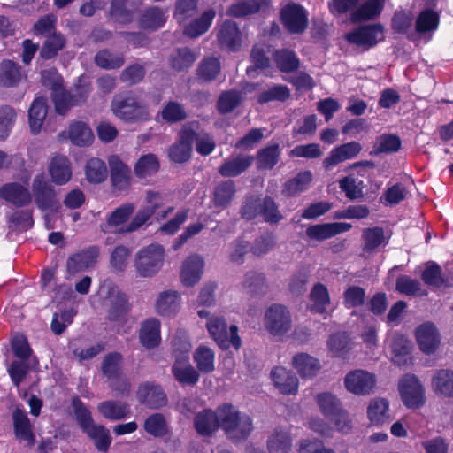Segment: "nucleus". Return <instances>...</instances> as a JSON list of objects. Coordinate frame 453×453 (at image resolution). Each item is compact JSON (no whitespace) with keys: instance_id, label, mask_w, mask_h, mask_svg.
<instances>
[{"instance_id":"obj_1","label":"nucleus","mask_w":453,"mask_h":453,"mask_svg":"<svg viewBox=\"0 0 453 453\" xmlns=\"http://www.w3.org/2000/svg\"><path fill=\"white\" fill-rule=\"evenodd\" d=\"M219 411L221 418V428L229 440L237 443L249 437L253 430V424L248 415L241 414L231 404L219 407Z\"/></svg>"},{"instance_id":"obj_2","label":"nucleus","mask_w":453,"mask_h":453,"mask_svg":"<svg viewBox=\"0 0 453 453\" xmlns=\"http://www.w3.org/2000/svg\"><path fill=\"white\" fill-rule=\"evenodd\" d=\"M100 293L104 295L105 305L108 307V319L119 324L127 322L132 308L127 296L110 280H105L101 284Z\"/></svg>"},{"instance_id":"obj_3","label":"nucleus","mask_w":453,"mask_h":453,"mask_svg":"<svg viewBox=\"0 0 453 453\" xmlns=\"http://www.w3.org/2000/svg\"><path fill=\"white\" fill-rule=\"evenodd\" d=\"M206 327L211 337L220 349H227L231 346L235 349H240L242 340L238 335L237 326L231 325L228 329L226 322L223 318L212 316L207 321Z\"/></svg>"},{"instance_id":"obj_4","label":"nucleus","mask_w":453,"mask_h":453,"mask_svg":"<svg viewBox=\"0 0 453 453\" xmlns=\"http://www.w3.org/2000/svg\"><path fill=\"white\" fill-rule=\"evenodd\" d=\"M164 255V248L159 244H150L140 250L134 262L137 273L142 277L156 274L163 265Z\"/></svg>"},{"instance_id":"obj_5","label":"nucleus","mask_w":453,"mask_h":453,"mask_svg":"<svg viewBox=\"0 0 453 453\" xmlns=\"http://www.w3.org/2000/svg\"><path fill=\"white\" fill-rule=\"evenodd\" d=\"M399 394L408 409H419L426 403L425 388L420 380L411 374L401 379L398 385Z\"/></svg>"},{"instance_id":"obj_6","label":"nucleus","mask_w":453,"mask_h":453,"mask_svg":"<svg viewBox=\"0 0 453 453\" xmlns=\"http://www.w3.org/2000/svg\"><path fill=\"white\" fill-rule=\"evenodd\" d=\"M280 21L290 34H302L308 27V12L299 4L288 3L280 12Z\"/></svg>"},{"instance_id":"obj_7","label":"nucleus","mask_w":453,"mask_h":453,"mask_svg":"<svg viewBox=\"0 0 453 453\" xmlns=\"http://www.w3.org/2000/svg\"><path fill=\"white\" fill-rule=\"evenodd\" d=\"M265 326L273 336L285 334L291 327V316L287 307L272 304L265 314Z\"/></svg>"},{"instance_id":"obj_8","label":"nucleus","mask_w":453,"mask_h":453,"mask_svg":"<svg viewBox=\"0 0 453 453\" xmlns=\"http://www.w3.org/2000/svg\"><path fill=\"white\" fill-rule=\"evenodd\" d=\"M189 349L190 344L185 342L181 353L175 356V362L172 367L175 379L182 385H195L199 380V373L188 363Z\"/></svg>"},{"instance_id":"obj_9","label":"nucleus","mask_w":453,"mask_h":453,"mask_svg":"<svg viewBox=\"0 0 453 453\" xmlns=\"http://www.w3.org/2000/svg\"><path fill=\"white\" fill-rule=\"evenodd\" d=\"M111 110L117 117L126 121L142 119L147 113L145 108L133 96H115L111 103Z\"/></svg>"},{"instance_id":"obj_10","label":"nucleus","mask_w":453,"mask_h":453,"mask_svg":"<svg viewBox=\"0 0 453 453\" xmlns=\"http://www.w3.org/2000/svg\"><path fill=\"white\" fill-rule=\"evenodd\" d=\"M195 139L196 131L191 126H184L179 133V141L173 144L168 150L170 159L175 163L188 161L191 157Z\"/></svg>"},{"instance_id":"obj_11","label":"nucleus","mask_w":453,"mask_h":453,"mask_svg":"<svg viewBox=\"0 0 453 453\" xmlns=\"http://www.w3.org/2000/svg\"><path fill=\"white\" fill-rule=\"evenodd\" d=\"M344 384L346 388L355 395H368L376 387V377L367 371L355 370L346 375Z\"/></svg>"},{"instance_id":"obj_12","label":"nucleus","mask_w":453,"mask_h":453,"mask_svg":"<svg viewBox=\"0 0 453 453\" xmlns=\"http://www.w3.org/2000/svg\"><path fill=\"white\" fill-rule=\"evenodd\" d=\"M35 203L42 211L51 209L55 205L56 193L53 187L46 180L44 174H37L32 183Z\"/></svg>"},{"instance_id":"obj_13","label":"nucleus","mask_w":453,"mask_h":453,"mask_svg":"<svg viewBox=\"0 0 453 453\" xmlns=\"http://www.w3.org/2000/svg\"><path fill=\"white\" fill-rule=\"evenodd\" d=\"M137 399L140 403L150 409L161 408L167 403V397L163 388L152 382H144L139 386Z\"/></svg>"},{"instance_id":"obj_14","label":"nucleus","mask_w":453,"mask_h":453,"mask_svg":"<svg viewBox=\"0 0 453 453\" xmlns=\"http://www.w3.org/2000/svg\"><path fill=\"white\" fill-rule=\"evenodd\" d=\"M382 27L370 25L359 27L346 35V39L357 46L370 48L382 39Z\"/></svg>"},{"instance_id":"obj_15","label":"nucleus","mask_w":453,"mask_h":453,"mask_svg":"<svg viewBox=\"0 0 453 453\" xmlns=\"http://www.w3.org/2000/svg\"><path fill=\"white\" fill-rule=\"evenodd\" d=\"M386 345L394 363L398 365L407 363L411 349V342L407 338L397 333H390Z\"/></svg>"},{"instance_id":"obj_16","label":"nucleus","mask_w":453,"mask_h":453,"mask_svg":"<svg viewBox=\"0 0 453 453\" xmlns=\"http://www.w3.org/2000/svg\"><path fill=\"white\" fill-rule=\"evenodd\" d=\"M0 197L16 207H25L32 202L29 189L18 182L5 183L0 187Z\"/></svg>"},{"instance_id":"obj_17","label":"nucleus","mask_w":453,"mask_h":453,"mask_svg":"<svg viewBox=\"0 0 453 453\" xmlns=\"http://www.w3.org/2000/svg\"><path fill=\"white\" fill-rule=\"evenodd\" d=\"M99 256V248L96 245L89 246L72 255L67 259V272L75 274L85 271L96 262Z\"/></svg>"},{"instance_id":"obj_18","label":"nucleus","mask_w":453,"mask_h":453,"mask_svg":"<svg viewBox=\"0 0 453 453\" xmlns=\"http://www.w3.org/2000/svg\"><path fill=\"white\" fill-rule=\"evenodd\" d=\"M217 38L221 48L237 51L242 45V33L234 21L225 20L219 28Z\"/></svg>"},{"instance_id":"obj_19","label":"nucleus","mask_w":453,"mask_h":453,"mask_svg":"<svg viewBox=\"0 0 453 453\" xmlns=\"http://www.w3.org/2000/svg\"><path fill=\"white\" fill-rule=\"evenodd\" d=\"M415 336L420 350L426 354L434 353L441 342L440 334L431 323H424L418 326Z\"/></svg>"},{"instance_id":"obj_20","label":"nucleus","mask_w":453,"mask_h":453,"mask_svg":"<svg viewBox=\"0 0 453 453\" xmlns=\"http://www.w3.org/2000/svg\"><path fill=\"white\" fill-rule=\"evenodd\" d=\"M254 159L251 155L237 154L232 156L219 166V173L223 177H237L251 166Z\"/></svg>"},{"instance_id":"obj_21","label":"nucleus","mask_w":453,"mask_h":453,"mask_svg":"<svg viewBox=\"0 0 453 453\" xmlns=\"http://www.w3.org/2000/svg\"><path fill=\"white\" fill-rule=\"evenodd\" d=\"M271 378L274 386L284 395H295L298 389V379L284 367L278 366L272 370Z\"/></svg>"},{"instance_id":"obj_22","label":"nucleus","mask_w":453,"mask_h":453,"mask_svg":"<svg viewBox=\"0 0 453 453\" xmlns=\"http://www.w3.org/2000/svg\"><path fill=\"white\" fill-rule=\"evenodd\" d=\"M194 426L201 435H210L221 427L219 408L216 411L206 409L198 412L194 418Z\"/></svg>"},{"instance_id":"obj_23","label":"nucleus","mask_w":453,"mask_h":453,"mask_svg":"<svg viewBox=\"0 0 453 453\" xmlns=\"http://www.w3.org/2000/svg\"><path fill=\"white\" fill-rule=\"evenodd\" d=\"M215 17V10L208 9L204 11L200 17L193 19L190 22L183 25L184 35L191 39L203 35L209 30Z\"/></svg>"},{"instance_id":"obj_24","label":"nucleus","mask_w":453,"mask_h":453,"mask_svg":"<svg viewBox=\"0 0 453 453\" xmlns=\"http://www.w3.org/2000/svg\"><path fill=\"white\" fill-rule=\"evenodd\" d=\"M204 266L203 258L197 255H191L182 265L181 280L185 286H193L199 281Z\"/></svg>"},{"instance_id":"obj_25","label":"nucleus","mask_w":453,"mask_h":453,"mask_svg":"<svg viewBox=\"0 0 453 453\" xmlns=\"http://www.w3.org/2000/svg\"><path fill=\"white\" fill-rule=\"evenodd\" d=\"M111 180L114 188L124 190L130 184L131 170L120 158L114 155L109 158Z\"/></svg>"},{"instance_id":"obj_26","label":"nucleus","mask_w":453,"mask_h":453,"mask_svg":"<svg viewBox=\"0 0 453 453\" xmlns=\"http://www.w3.org/2000/svg\"><path fill=\"white\" fill-rule=\"evenodd\" d=\"M49 173L56 185L66 184L73 175L69 159L65 156H55L50 163Z\"/></svg>"},{"instance_id":"obj_27","label":"nucleus","mask_w":453,"mask_h":453,"mask_svg":"<svg viewBox=\"0 0 453 453\" xmlns=\"http://www.w3.org/2000/svg\"><path fill=\"white\" fill-rule=\"evenodd\" d=\"M160 321L157 319H148L142 323L139 332L141 344L146 349L156 348L161 341Z\"/></svg>"},{"instance_id":"obj_28","label":"nucleus","mask_w":453,"mask_h":453,"mask_svg":"<svg viewBox=\"0 0 453 453\" xmlns=\"http://www.w3.org/2000/svg\"><path fill=\"white\" fill-rule=\"evenodd\" d=\"M433 391L442 397H453V370L441 369L434 372L431 380Z\"/></svg>"},{"instance_id":"obj_29","label":"nucleus","mask_w":453,"mask_h":453,"mask_svg":"<svg viewBox=\"0 0 453 453\" xmlns=\"http://www.w3.org/2000/svg\"><path fill=\"white\" fill-rule=\"evenodd\" d=\"M367 418L371 426H380L390 418L389 403L384 398H374L367 406Z\"/></svg>"},{"instance_id":"obj_30","label":"nucleus","mask_w":453,"mask_h":453,"mask_svg":"<svg viewBox=\"0 0 453 453\" xmlns=\"http://www.w3.org/2000/svg\"><path fill=\"white\" fill-rule=\"evenodd\" d=\"M271 0H238L226 10V15L234 18H242L256 13L261 9L267 8Z\"/></svg>"},{"instance_id":"obj_31","label":"nucleus","mask_w":453,"mask_h":453,"mask_svg":"<svg viewBox=\"0 0 453 453\" xmlns=\"http://www.w3.org/2000/svg\"><path fill=\"white\" fill-rule=\"evenodd\" d=\"M292 365L302 378L314 377L321 368L319 359L307 353H298L293 357Z\"/></svg>"},{"instance_id":"obj_32","label":"nucleus","mask_w":453,"mask_h":453,"mask_svg":"<svg viewBox=\"0 0 453 453\" xmlns=\"http://www.w3.org/2000/svg\"><path fill=\"white\" fill-rule=\"evenodd\" d=\"M280 154L281 150L278 143L269 144L258 150L256 156L257 170H272L278 164Z\"/></svg>"},{"instance_id":"obj_33","label":"nucleus","mask_w":453,"mask_h":453,"mask_svg":"<svg viewBox=\"0 0 453 453\" xmlns=\"http://www.w3.org/2000/svg\"><path fill=\"white\" fill-rule=\"evenodd\" d=\"M100 414L109 420H121L130 414V407L121 401L108 400L100 403L97 406Z\"/></svg>"},{"instance_id":"obj_34","label":"nucleus","mask_w":453,"mask_h":453,"mask_svg":"<svg viewBox=\"0 0 453 453\" xmlns=\"http://www.w3.org/2000/svg\"><path fill=\"white\" fill-rule=\"evenodd\" d=\"M384 8V0H366L351 13V19L355 22L374 19L381 13Z\"/></svg>"},{"instance_id":"obj_35","label":"nucleus","mask_w":453,"mask_h":453,"mask_svg":"<svg viewBox=\"0 0 453 453\" xmlns=\"http://www.w3.org/2000/svg\"><path fill=\"white\" fill-rule=\"evenodd\" d=\"M236 194V186L234 180H226L219 182L213 191V203L216 207L226 208Z\"/></svg>"},{"instance_id":"obj_36","label":"nucleus","mask_w":453,"mask_h":453,"mask_svg":"<svg viewBox=\"0 0 453 453\" xmlns=\"http://www.w3.org/2000/svg\"><path fill=\"white\" fill-rule=\"evenodd\" d=\"M47 115L46 99L44 97H36L28 111L29 126L34 134L41 131L42 124Z\"/></svg>"},{"instance_id":"obj_37","label":"nucleus","mask_w":453,"mask_h":453,"mask_svg":"<svg viewBox=\"0 0 453 453\" xmlns=\"http://www.w3.org/2000/svg\"><path fill=\"white\" fill-rule=\"evenodd\" d=\"M166 21L165 12L157 6L146 9L141 15L140 27L146 30H157L162 27Z\"/></svg>"},{"instance_id":"obj_38","label":"nucleus","mask_w":453,"mask_h":453,"mask_svg":"<svg viewBox=\"0 0 453 453\" xmlns=\"http://www.w3.org/2000/svg\"><path fill=\"white\" fill-rule=\"evenodd\" d=\"M13 426L17 438L27 441L29 445L35 443V435L31 429V423L27 415L17 410L13 412Z\"/></svg>"},{"instance_id":"obj_39","label":"nucleus","mask_w":453,"mask_h":453,"mask_svg":"<svg viewBox=\"0 0 453 453\" xmlns=\"http://www.w3.org/2000/svg\"><path fill=\"white\" fill-rule=\"evenodd\" d=\"M277 67L282 73H292L298 69L299 59L295 51L288 49L276 50L272 55Z\"/></svg>"},{"instance_id":"obj_40","label":"nucleus","mask_w":453,"mask_h":453,"mask_svg":"<svg viewBox=\"0 0 453 453\" xmlns=\"http://www.w3.org/2000/svg\"><path fill=\"white\" fill-rule=\"evenodd\" d=\"M311 180L312 173L311 171L300 172L296 177L285 182L282 194L286 196H294L306 190Z\"/></svg>"},{"instance_id":"obj_41","label":"nucleus","mask_w":453,"mask_h":453,"mask_svg":"<svg viewBox=\"0 0 453 453\" xmlns=\"http://www.w3.org/2000/svg\"><path fill=\"white\" fill-rule=\"evenodd\" d=\"M318 404L322 413L328 418L334 420V425L340 424V407L338 399L331 393L318 395Z\"/></svg>"},{"instance_id":"obj_42","label":"nucleus","mask_w":453,"mask_h":453,"mask_svg":"<svg viewBox=\"0 0 453 453\" xmlns=\"http://www.w3.org/2000/svg\"><path fill=\"white\" fill-rule=\"evenodd\" d=\"M194 361L197 369L202 373H210L215 369L214 351L206 346H198L193 354Z\"/></svg>"},{"instance_id":"obj_43","label":"nucleus","mask_w":453,"mask_h":453,"mask_svg":"<svg viewBox=\"0 0 453 453\" xmlns=\"http://www.w3.org/2000/svg\"><path fill=\"white\" fill-rule=\"evenodd\" d=\"M197 55L188 47L176 49L169 58L170 65L176 71L189 68L196 61Z\"/></svg>"},{"instance_id":"obj_44","label":"nucleus","mask_w":453,"mask_h":453,"mask_svg":"<svg viewBox=\"0 0 453 453\" xmlns=\"http://www.w3.org/2000/svg\"><path fill=\"white\" fill-rule=\"evenodd\" d=\"M68 133L72 143L81 147L91 144L94 139L90 127L80 121L71 124Z\"/></svg>"},{"instance_id":"obj_45","label":"nucleus","mask_w":453,"mask_h":453,"mask_svg":"<svg viewBox=\"0 0 453 453\" xmlns=\"http://www.w3.org/2000/svg\"><path fill=\"white\" fill-rule=\"evenodd\" d=\"M20 67L12 60H4L0 64V85L16 86L21 80Z\"/></svg>"},{"instance_id":"obj_46","label":"nucleus","mask_w":453,"mask_h":453,"mask_svg":"<svg viewBox=\"0 0 453 453\" xmlns=\"http://www.w3.org/2000/svg\"><path fill=\"white\" fill-rule=\"evenodd\" d=\"M179 307V295L176 291H165L160 294L156 303V311L159 315L174 314Z\"/></svg>"},{"instance_id":"obj_47","label":"nucleus","mask_w":453,"mask_h":453,"mask_svg":"<svg viewBox=\"0 0 453 453\" xmlns=\"http://www.w3.org/2000/svg\"><path fill=\"white\" fill-rule=\"evenodd\" d=\"M338 234H340V222L313 225L306 229L307 236L316 241H323Z\"/></svg>"},{"instance_id":"obj_48","label":"nucleus","mask_w":453,"mask_h":453,"mask_svg":"<svg viewBox=\"0 0 453 453\" xmlns=\"http://www.w3.org/2000/svg\"><path fill=\"white\" fill-rule=\"evenodd\" d=\"M65 36L61 33L54 31L47 36L41 49L42 58L44 59L54 58L65 47Z\"/></svg>"},{"instance_id":"obj_49","label":"nucleus","mask_w":453,"mask_h":453,"mask_svg":"<svg viewBox=\"0 0 453 453\" xmlns=\"http://www.w3.org/2000/svg\"><path fill=\"white\" fill-rule=\"evenodd\" d=\"M292 440L287 431L276 430L267 441V449L270 453H288Z\"/></svg>"},{"instance_id":"obj_50","label":"nucleus","mask_w":453,"mask_h":453,"mask_svg":"<svg viewBox=\"0 0 453 453\" xmlns=\"http://www.w3.org/2000/svg\"><path fill=\"white\" fill-rule=\"evenodd\" d=\"M124 62L123 54L113 53L107 49L98 51L95 56L96 65L105 70L119 68L123 65Z\"/></svg>"},{"instance_id":"obj_51","label":"nucleus","mask_w":453,"mask_h":453,"mask_svg":"<svg viewBox=\"0 0 453 453\" xmlns=\"http://www.w3.org/2000/svg\"><path fill=\"white\" fill-rule=\"evenodd\" d=\"M107 167L105 163L99 158L89 159L85 166V174L88 182L100 183L107 177Z\"/></svg>"},{"instance_id":"obj_52","label":"nucleus","mask_w":453,"mask_h":453,"mask_svg":"<svg viewBox=\"0 0 453 453\" xmlns=\"http://www.w3.org/2000/svg\"><path fill=\"white\" fill-rule=\"evenodd\" d=\"M72 406L76 420L83 432L87 433L91 427L96 426L89 410L78 396L72 399Z\"/></svg>"},{"instance_id":"obj_53","label":"nucleus","mask_w":453,"mask_h":453,"mask_svg":"<svg viewBox=\"0 0 453 453\" xmlns=\"http://www.w3.org/2000/svg\"><path fill=\"white\" fill-rule=\"evenodd\" d=\"M123 357L119 352H111L107 354L103 361L101 370L103 374L109 380L115 378L117 375L122 373L121 365Z\"/></svg>"},{"instance_id":"obj_54","label":"nucleus","mask_w":453,"mask_h":453,"mask_svg":"<svg viewBox=\"0 0 453 453\" xmlns=\"http://www.w3.org/2000/svg\"><path fill=\"white\" fill-rule=\"evenodd\" d=\"M86 434L94 441L97 450L106 452L109 449L111 443V437L110 431L105 426L102 425H96Z\"/></svg>"},{"instance_id":"obj_55","label":"nucleus","mask_w":453,"mask_h":453,"mask_svg":"<svg viewBox=\"0 0 453 453\" xmlns=\"http://www.w3.org/2000/svg\"><path fill=\"white\" fill-rule=\"evenodd\" d=\"M310 298L312 302L311 311L322 314L329 304V294L327 288L321 283H317L312 288Z\"/></svg>"},{"instance_id":"obj_56","label":"nucleus","mask_w":453,"mask_h":453,"mask_svg":"<svg viewBox=\"0 0 453 453\" xmlns=\"http://www.w3.org/2000/svg\"><path fill=\"white\" fill-rule=\"evenodd\" d=\"M290 96V91L285 85H273L257 96V102L261 104L273 101H286Z\"/></svg>"},{"instance_id":"obj_57","label":"nucleus","mask_w":453,"mask_h":453,"mask_svg":"<svg viewBox=\"0 0 453 453\" xmlns=\"http://www.w3.org/2000/svg\"><path fill=\"white\" fill-rule=\"evenodd\" d=\"M144 429L154 437H163L168 433L165 418L161 413L150 415L145 419Z\"/></svg>"},{"instance_id":"obj_58","label":"nucleus","mask_w":453,"mask_h":453,"mask_svg":"<svg viewBox=\"0 0 453 453\" xmlns=\"http://www.w3.org/2000/svg\"><path fill=\"white\" fill-rule=\"evenodd\" d=\"M197 12L196 0H177L175 4L174 18L181 25L196 16Z\"/></svg>"},{"instance_id":"obj_59","label":"nucleus","mask_w":453,"mask_h":453,"mask_svg":"<svg viewBox=\"0 0 453 453\" xmlns=\"http://www.w3.org/2000/svg\"><path fill=\"white\" fill-rule=\"evenodd\" d=\"M259 216L263 218L265 222L269 224H277L283 219L277 203L270 196H265L262 199Z\"/></svg>"},{"instance_id":"obj_60","label":"nucleus","mask_w":453,"mask_h":453,"mask_svg":"<svg viewBox=\"0 0 453 453\" xmlns=\"http://www.w3.org/2000/svg\"><path fill=\"white\" fill-rule=\"evenodd\" d=\"M220 72V62L217 58L203 59L197 69V75L203 81L214 80Z\"/></svg>"},{"instance_id":"obj_61","label":"nucleus","mask_w":453,"mask_h":453,"mask_svg":"<svg viewBox=\"0 0 453 453\" xmlns=\"http://www.w3.org/2000/svg\"><path fill=\"white\" fill-rule=\"evenodd\" d=\"M159 162L153 154L142 156L135 165L134 172L138 177L150 176L157 172Z\"/></svg>"},{"instance_id":"obj_62","label":"nucleus","mask_w":453,"mask_h":453,"mask_svg":"<svg viewBox=\"0 0 453 453\" xmlns=\"http://www.w3.org/2000/svg\"><path fill=\"white\" fill-rule=\"evenodd\" d=\"M16 117V111L12 107L9 105L0 107V137L3 140L9 136L15 124Z\"/></svg>"},{"instance_id":"obj_63","label":"nucleus","mask_w":453,"mask_h":453,"mask_svg":"<svg viewBox=\"0 0 453 453\" xmlns=\"http://www.w3.org/2000/svg\"><path fill=\"white\" fill-rule=\"evenodd\" d=\"M127 0H111L110 16L111 18L121 24H127L133 20L132 12L127 9Z\"/></svg>"},{"instance_id":"obj_64","label":"nucleus","mask_w":453,"mask_h":453,"mask_svg":"<svg viewBox=\"0 0 453 453\" xmlns=\"http://www.w3.org/2000/svg\"><path fill=\"white\" fill-rule=\"evenodd\" d=\"M52 100L55 105V110L59 114H65L71 106H75L73 102V94L66 91L64 88H60L51 93Z\"/></svg>"}]
</instances>
